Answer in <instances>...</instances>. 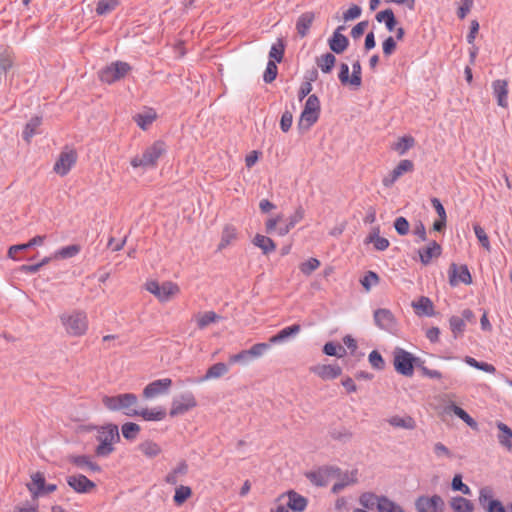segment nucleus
I'll list each match as a JSON object with an SVG mask.
<instances>
[{
    "label": "nucleus",
    "instance_id": "nucleus-4",
    "mask_svg": "<svg viewBox=\"0 0 512 512\" xmlns=\"http://www.w3.org/2000/svg\"><path fill=\"white\" fill-rule=\"evenodd\" d=\"M166 151L167 146L163 141H155L148 146L142 154L135 155L131 159L130 164L133 168H153L156 166L158 159L161 158Z\"/></svg>",
    "mask_w": 512,
    "mask_h": 512
},
{
    "label": "nucleus",
    "instance_id": "nucleus-29",
    "mask_svg": "<svg viewBox=\"0 0 512 512\" xmlns=\"http://www.w3.org/2000/svg\"><path fill=\"white\" fill-rule=\"evenodd\" d=\"M197 324V327L201 330L205 329L209 325L216 323L221 320V316L213 311H205L196 313L193 317Z\"/></svg>",
    "mask_w": 512,
    "mask_h": 512
},
{
    "label": "nucleus",
    "instance_id": "nucleus-47",
    "mask_svg": "<svg viewBox=\"0 0 512 512\" xmlns=\"http://www.w3.org/2000/svg\"><path fill=\"white\" fill-rule=\"evenodd\" d=\"M379 512H404L402 507L386 497H381L378 501Z\"/></svg>",
    "mask_w": 512,
    "mask_h": 512
},
{
    "label": "nucleus",
    "instance_id": "nucleus-19",
    "mask_svg": "<svg viewBox=\"0 0 512 512\" xmlns=\"http://www.w3.org/2000/svg\"><path fill=\"white\" fill-rule=\"evenodd\" d=\"M493 95L497 104L502 108L508 107V82L503 79H497L492 82Z\"/></svg>",
    "mask_w": 512,
    "mask_h": 512
},
{
    "label": "nucleus",
    "instance_id": "nucleus-60",
    "mask_svg": "<svg viewBox=\"0 0 512 512\" xmlns=\"http://www.w3.org/2000/svg\"><path fill=\"white\" fill-rule=\"evenodd\" d=\"M284 55V44L281 40H278L277 43L273 44L270 52L269 57L271 60H275L277 62H281Z\"/></svg>",
    "mask_w": 512,
    "mask_h": 512
},
{
    "label": "nucleus",
    "instance_id": "nucleus-20",
    "mask_svg": "<svg viewBox=\"0 0 512 512\" xmlns=\"http://www.w3.org/2000/svg\"><path fill=\"white\" fill-rule=\"evenodd\" d=\"M337 470L333 468H323L307 474L309 480L317 486H326L334 478Z\"/></svg>",
    "mask_w": 512,
    "mask_h": 512
},
{
    "label": "nucleus",
    "instance_id": "nucleus-28",
    "mask_svg": "<svg viewBox=\"0 0 512 512\" xmlns=\"http://www.w3.org/2000/svg\"><path fill=\"white\" fill-rule=\"evenodd\" d=\"M444 412L446 414L453 413L458 418L463 420L471 428H475L477 426V423L475 422V420L472 417H470V415L466 411H464L461 407L457 406L453 402L446 403V405L444 406Z\"/></svg>",
    "mask_w": 512,
    "mask_h": 512
},
{
    "label": "nucleus",
    "instance_id": "nucleus-61",
    "mask_svg": "<svg viewBox=\"0 0 512 512\" xmlns=\"http://www.w3.org/2000/svg\"><path fill=\"white\" fill-rule=\"evenodd\" d=\"M368 360L370 365L376 370H383L385 368V361L382 358L381 354L376 350H373L369 354Z\"/></svg>",
    "mask_w": 512,
    "mask_h": 512
},
{
    "label": "nucleus",
    "instance_id": "nucleus-3",
    "mask_svg": "<svg viewBox=\"0 0 512 512\" xmlns=\"http://www.w3.org/2000/svg\"><path fill=\"white\" fill-rule=\"evenodd\" d=\"M102 402L108 410L122 411L129 417H135L138 413V398L132 393L104 396Z\"/></svg>",
    "mask_w": 512,
    "mask_h": 512
},
{
    "label": "nucleus",
    "instance_id": "nucleus-41",
    "mask_svg": "<svg viewBox=\"0 0 512 512\" xmlns=\"http://www.w3.org/2000/svg\"><path fill=\"white\" fill-rule=\"evenodd\" d=\"M376 20L379 23H384L386 29L389 32H393L396 29V18L394 12L391 9L380 11L376 14Z\"/></svg>",
    "mask_w": 512,
    "mask_h": 512
},
{
    "label": "nucleus",
    "instance_id": "nucleus-45",
    "mask_svg": "<svg viewBox=\"0 0 512 512\" xmlns=\"http://www.w3.org/2000/svg\"><path fill=\"white\" fill-rule=\"evenodd\" d=\"M139 450L148 458H154L162 451L161 447L157 443L150 440L142 442L139 445Z\"/></svg>",
    "mask_w": 512,
    "mask_h": 512
},
{
    "label": "nucleus",
    "instance_id": "nucleus-48",
    "mask_svg": "<svg viewBox=\"0 0 512 512\" xmlns=\"http://www.w3.org/2000/svg\"><path fill=\"white\" fill-rule=\"evenodd\" d=\"M449 325L450 329L453 333L454 338H458L462 336L463 332L465 331L466 323L464 322V319L460 318L459 316H452L449 319Z\"/></svg>",
    "mask_w": 512,
    "mask_h": 512
},
{
    "label": "nucleus",
    "instance_id": "nucleus-1",
    "mask_svg": "<svg viewBox=\"0 0 512 512\" xmlns=\"http://www.w3.org/2000/svg\"><path fill=\"white\" fill-rule=\"evenodd\" d=\"M65 333L70 337H82L89 328L88 315L84 310L70 309L59 315Z\"/></svg>",
    "mask_w": 512,
    "mask_h": 512
},
{
    "label": "nucleus",
    "instance_id": "nucleus-38",
    "mask_svg": "<svg viewBox=\"0 0 512 512\" xmlns=\"http://www.w3.org/2000/svg\"><path fill=\"white\" fill-rule=\"evenodd\" d=\"M188 472V465L186 462H179L165 477L168 484L175 485L179 479L185 476Z\"/></svg>",
    "mask_w": 512,
    "mask_h": 512
},
{
    "label": "nucleus",
    "instance_id": "nucleus-46",
    "mask_svg": "<svg viewBox=\"0 0 512 512\" xmlns=\"http://www.w3.org/2000/svg\"><path fill=\"white\" fill-rule=\"evenodd\" d=\"M42 120L40 117H33L25 126L23 131V138L25 141L30 142L31 138L37 134V128L41 125Z\"/></svg>",
    "mask_w": 512,
    "mask_h": 512
},
{
    "label": "nucleus",
    "instance_id": "nucleus-8",
    "mask_svg": "<svg viewBox=\"0 0 512 512\" xmlns=\"http://www.w3.org/2000/svg\"><path fill=\"white\" fill-rule=\"evenodd\" d=\"M145 288L163 303L172 300L180 293V287L171 281L160 283L155 280H150L145 284Z\"/></svg>",
    "mask_w": 512,
    "mask_h": 512
},
{
    "label": "nucleus",
    "instance_id": "nucleus-5",
    "mask_svg": "<svg viewBox=\"0 0 512 512\" xmlns=\"http://www.w3.org/2000/svg\"><path fill=\"white\" fill-rule=\"evenodd\" d=\"M304 218V209L302 207L296 208L294 213L288 218L286 223H283V215L278 214L268 218L265 222L267 233L275 232L279 236L287 235L290 230Z\"/></svg>",
    "mask_w": 512,
    "mask_h": 512
},
{
    "label": "nucleus",
    "instance_id": "nucleus-12",
    "mask_svg": "<svg viewBox=\"0 0 512 512\" xmlns=\"http://www.w3.org/2000/svg\"><path fill=\"white\" fill-rule=\"evenodd\" d=\"M479 503L486 512H512V504L505 506L500 500L494 499L490 487L480 489Z\"/></svg>",
    "mask_w": 512,
    "mask_h": 512
},
{
    "label": "nucleus",
    "instance_id": "nucleus-25",
    "mask_svg": "<svg viewBox=\"0 0 512 512\" xmlns=\"http://www.w3.org/2000/svg\"><path fill=\"white\" fill-rule=\"evenodd\" d=\"M301 331V326L299 324H294L288 327L283 328L277 334L271 336L269 338V342L271 344H280L288 341L291 338H294Z\"/></svg>",
    "mask_w": 512,
    "mask_h": 512
},
{
    "label": "nucleus",
    "instance_id": "nucleus-43",
    "mask_svg": "<svg viewBox=\"0 0 512 512\" xmlns=\"http://www.w3.org/2000/svg\"><path fill=\"white\" fill-rule=\"evenodd\" d=\"M417 315L431 316L433 314V304L427 297H421L418 301L412 303Z\"/></svg>",
    "mask_w": 512,
    "mask_h": 512
},
{
    "label": "nucleus",
    "instance_id": "nucleus-56",
    "mask_svg": "<svg viewBox=\"0 0 512 512\" xmlns=\"http://www.w3.org/2000/svg\"><path fill=\"white\" fill-rule=\"evenodd\" d=\"M323 352L328 356H337L339 358L346 354V350L333 342H327L323 347Z\"/></svg>",
    "mask_w": 512,
    "mask_h": 512
},
{
    "label": "nucleus",
    "instance_id": "nucleus-15",
    "mask_svg": "<svg viewBox=\"0 0 512 512\" xmlns=\"http://www.w3.org/2000/svg\"><path fill=\"white\" fill-rule=\"evenodd\" d=\"M414 170V164L411 160L403 159L401 160L398 165L389 173L387 174L383 180L382 184L385 187H392L393 184L404 174L410 173Z\"/></svg>",
    "mask_w": 512,
    "mask_h": 512
},
{
    "label": "nucleus",
    "instance_id": "nucleus-11",
    "mask_svg": "<svg viewBox=\"0 0 512 512\" xmlns=\"http://www.w3.org/2000/svg\"><path fill=\"white\" fill-rule=\"evenodd\" d=\"M416 512H444L445 501L438 495H420L414 502Z\"/></svg>",
    "mask_w": 512,
    "mask_h": 512
},
{
    "label": "nucleus",
    "instance_id": "nucleus-7",
    "mask_svg": "<svg viewBox=\"0 0 512 512\" xmlns=\"http://www.w3.org/2000/svg\"><path fill=\"white\" fill-rule=\"evenodd\" d=\"M132 70L129 63L115 61L105 66L98 72L100 81L106 84H113L125 78Z\"/></svg>",
    "mask_w": 512,
    "mask_h": 512
},
{
    "label": "nucleus",
    "instance_id": "nucleus-49",
    "mask_svg": "<svg viewBox=\"0 0 512 512\" xmlns=\"http://www.w3.org/2000/svg\"><path fill=\"white\" fill-rule=\"evenodd\" d=\"M74 464H76L78 467L92 471V472H99L100 467L95 462L91 461L89 457L87 456H78L73 459Z\"/></svg>",
    "mask_w": 512,
    "mask_h": 512
},
{
    "label": "nucleus",
    "instance_id": "nucleus-51",
    "mask_svg": "<svg viewBox=\"0 0 512 512\" xmlns=\"http://www.w3.org/2000/svg\"><path fill=\"white\" fill-rule=\"evenodd\" d=\"M192 495V490L188 486L180 485L175 489L173 500L176 505H182Z\"/></svg>",
    "mask_w": 512,
    "mask_h": 512
},
{
    "label": "nucleus",
    "instance_id": "nucleus-33",
    "mask_svg": "<svg viewBox=\"0 0 512 512\" xmlns=\"http://www.w3.org/2000/svg\"><path fill=\"white\" fill-rule=\"evenodd\" d=\"M367 243H372L376 250L384 251L389 247V240L380 236L379 227H375L366 238Z\"/></svg>",
    "mask_w": 512,
    "mask_h": 512
},
{
    "label": "nucleus",
    "instance_id": "nucleus-22",
    "mask_svg": "<svg viewBox=\"0 0 512 512\" xmlns=\"http://www.w3.org/2000/svg\"><path fill=\"white\" fill-rule=\"evenodd\" d=\"M45 484V477L43 473L35 472L31 475V482L27 483L26 487L31 493L33 500H37L43 495Z\"/></svg>",
    "mask_w": 512,
    "mask_h": 512
},
{
    "label": "nucleus",
    "instance_id": "nucleus-57",
    "mask_svg": "<svg viewBox=\"0 0 512 512\" xmlns=\"http://www.w3.org/2000/svg\"><path fill=\"white\" fill-rule=\"evenodd\" d=\"M475 235L480 243V245L487 251L491 250L490 241L488 238V235L486 234L485 230L478 224H475L473 226Z\"/></svg>",
    "mask_w": 512,
    "mask_h": 512
},
{
    "label": "nucleus",
    "instance_id": "nucleus-2",
    "mask_svg": "<svg viewBox=\"0 0 512 512\" xmlns=\"http://www.w3.org/2000/svg\"><path fill=\"white\" fill-rule=\"evenodd\" d=\"M95 430L96 440L98 441L95 454L98 457H108L114 452V445L120 441L118 426L109 423L95 427Z\"/></svg>",
    "mask_w": 512,
    "mask_h": 512
},
{
    "label": "nucleus",
    "instance_id": "nucleus-30",
    "mask_svg": "<svg viewBox=\"0 0 512 512\" xmlns=\"http://www.w3.org/2000/svg\"><path fill=\"white\" fill-rule=\"evenodd\" d=\"M133 118L141 129L146 130L157 118V113L151 108H146L137 113Z\"/></svg>",
    "mask_w": 512,
    "mask_h": 512
},
{
    "label": "nucleus",
    "instance_id": "nucleus-37",
    "mask_svg": "<svg viewBox=\"0 0 512 512\" xmlns=\"http://www.w3.org/2000/svg\"><path fill=\"white\" fill-rule=\"evenodd\" d=\"M137 412L136 416H140L146 421H161L166 416V412L162 408H138Z\"/></svg>",
    "mask_w": 512,
    "mask_h": 512
},
{
    "label": "nucleus",
    "instance_id": "nucleus-23",
    "mask_svg": "<svg viewBox=\"0 0 512 512\" xmlns=\"http://www.w3.org/2000/svg\"><path fill=\"white\" fill-rule=\"evenodd\" d=\"M311 371L323 380L335 379L342 373L340 366L330 364L316 365L311 369Z\"/></svg>",
    "mask_w": 512,
    "mask_h": 512
},
{
    "label": "nucleus",
    "instance_id": "nucleus-14",
    "mask_svg": "<svg viewBox=\"0 0 512 512\" xmlns=\"http://www.w3.org/2000/svg\"><path fill=\"white\" fill-rule=\"evenodd\" d=\"M172 386L170 378H162L152 381L143 389V397L145 399H154L161 395H166Z\"/></svg>",
    "mask_w": 512,
    "mask_h": 512
},
{
    "label": "nucleus",
    "instance_id": "nucleus-16",
    "mask_svg": "<svg viewBox=\"0 0 512 512\" xmlns=\"http://www.w3.org/2000/svg\"><path fill=\"white\" fill-rule=\"evenodd\" d=\"M471 282V274L466 265L451 264L449 268V283L451 286H457L460 283L470 284Z\"/></svg>",
    "mask_w": 512,
    "mask_h": 512
},
{
    "label": "nucleus",
    "instance_id": "nucleus-50",
    "mask_svg": "<svg viewBox=\"0 0 512 512\" xmlns=\"http://www.w3.org/2000/svg\"><path fill=\"white\" fill-rule=\"evenodd\" d=\"M451 507L456 512H472L473 505L471 502L463 497H455L451 501Z\"/></svg>",
    "mask_w": 512,
    "mask_h": 512
},
{
    "label": "nucleus",
    "instance_id": "nucleus-40",
    "mask_svg": "<svg viewBox=\"0 0 512 512\" xmlns=\"http://www.w3.org/2000/svg\"><path fill=\"white\" fill-rule=\"evenodd\" d=\"M81 251V246L78 244H72L61 247L54 251V258L57 260H66L76 257Z\"/></svg>",
    "mask_w": 512,
    "mask_h": 512
},
{
    "label": "nucleus",
    "instance_id": "nucleus-27",
    "mask_svg": "<svg viewBox=\"0 0 512 512\" xmlns=\"http://www.w3.org/2000/svg\"><path fill=\"white\" fill-rule=\"evenodd\" d=\"M46 239L45 235H37L30 239L27 243L10 246L7 252V256L10 259L18 260L16 257L17 250H27L33 246H41Z\"/></svg>",
    "mask_w": 512,
    "mask_h": 512
},
{
    "label": "nucleus",
    "instance_id": "nucleus-34",
    "mask_svg": "<svg viewBox=\"0 0 512 512\" xmlns=\"http://www.w3.org/2000/svg\"><path fill=\"white\" fill-rule=\"evenodd\" d=\"M237 239V230L232 225H225L218 244V250H224Z\"/></svg>",
    "mask_w": 512,
    "mask_h": 512
},
{
    "label": "nucleus",
    "instance_id": "nucleus-35",
    "mask_svg": "<svg viewBox=\"0 0 512 512\" xmlns=\"http://www.w3.org/2000/svg\"><path fill=\"white\" fill-rule=\"evenodd\" d=\"M229 367L223 362H218L208 368L206 374L201 378V381H208L212 379H218L227 374Z\"/></svg>",
    "mask_w": 512,
    "mask_h": 512
},
{
    "label": "nucleus",
    "instance_id": "nucleus-63",
    "mask_svg": "<svg viewBox=\"0 0 512 512\" xmlns=\"http://www.w3.org/2000/svg\"><path fill=\"white\" fill-rule=\"evenodd\" d=\"M433 452L435 454V456L438 458V459H442V458H448V459H451L453 457V454L452 452L450 451V449L448 447H446L443 443L441 442H437L434 444L433 446Z\"/></svg>",
    "mask_w": 512,
    "mask_h": 512
},
{
    "label": "nucleus",
    "instance_id": "nucleus-58",
    "mask_svg": "<svg viewBox=\"0 0 512 512\" xmlns=\"http://www.w3.org/2000/svg\"><path fill=\"white\" fill-rule=\"evenodd\" d=\"M362 84V78H361V64L357 60L352 64V75H351V81L350 86L354 88H359Z\"/></svg>",
    "mask_w": 512,
    "mask_h": 512
},
{
    "label": "nucleus",
    "instance_id": "nucleus-24",
    "mask_svg": "<svg viewBox=\"0 0 512 512\" xmlns=\"http://www.w3.org/2000/svg\"><path fill=\"white\" fill-rule=\"evenodd\" d=\"M342 30L344 26H339L329 40L330 49L337 54L344 52L349 44L348 38L341 33Z\"/></svg>",
    "mask_w": 512,
    "mask_h": 512
},
{
    "label": "nucleus",
    "instance_id": "nucleus-17",
    "mask_svg": "<svg viewBox=\"0 0 512 512\" xmlns=\"http://www.w3.org/2000/svg\"><path fill=\"white\" fill-rule=\"evenodd\" d=\"M375 324L383 330L393 331L396 327V320L392 312L388 309H377L374 312Z\"/></svg>",
    "mask_w": 512,
    "mask_h": 512
},
{
    "label": "nucleus",
    "instance_id": "nucleus-18",
    "mask_svg": "<svg viewBox=\"0 0 512 512\" xmlns=\"http://www.w3.org/2000/svg\"><path fill=\"white\" fill-rule=\"evenodd\" d=\"M67 483L78 493H88L95 488V483L81 474L69 476Z\"/></svg>",
    "mask_w": 512,
    "mask_h": 512
},
{
    "label": "nucleus",
    "instance_id": "nucleus-53",
    "mask_svg": "<svg viewBox=\"0 0 512 512\" xmlns=\"http://www.w3.org/2000/svg\"><path fill=\"white\" fill-rule=\"evenodd\" d=\"M321 263L317 258H310L299 265L300 271L306 275H311L315 270L320 267Z\"/></svg>",
    "mask_w": 512,
    "mask_h": 512
},
{
    "label": "nucleus",
    "instance_id": "nucleus-39",
    "mask_svg": "<svg viewBox=\"0 0 512 512\" xmlns=\"http://www.w3.org/2000/svg\"><path fill=\"white\" fill-rule=\"evenodd\" d=\"M415 145V139L410 135H405L400 137L396 142H394L391 148L396 151L400 156L405 155L408 150L413 148Z\"/></svg>",
    "mask_w": 512,
    "mask_h": 512
},
{
    "label": "nucleus",
    "instance_id": "nucleus-6",
    "mask_svg": "<svg viewBox=\"0 0 512 512\" xmlns=\"http://www.w3.org/2000/svg\"><path fill=\"white\" fill-rule=\"evenodd\" d=\"M319 115L320 101L315 94H312L305 102L304 109L298 120V129L301 132L308 131L317 122Z\"/></svg>",
    "mask_w": 512,
    "mask_h": 512
},
{
    "label": "nucleus",
    "instance_id": "nucleus-44",
    "mask_svg": "<svg viewBox=\"0 0 512 512\" xmlns=\"http://www.w3.org/2000/svg\"><path fill=\"white\" fill-rule=\"evenodd\" d=\"M336 63V57L331 53L321 55L316 59L317 66L323 73L331 72L332 68Z\"/></svg>",
    "mask_w": 512,
    "mask_h": 512
},
{
    "label": "nucleus",
    "instance_id": "nucleus-42",
    "mask_svg": "<svg viewBox=\"0 0 512 512\" xmlns=\"http://www.w3.org/2000/svg\"><path fill=\"white\" fill-rule=\"evenodd\" d=\"M253 244L260 248L264 254H268L276 249L274 241L264 235L257 234L253 239Z\"/></svg>",
    "mask_w": 512,
    "mask_h": 512
},
{
    "label": "nucleus",
    "instance_id": "nucleus-21",
    "mask_svg": "<svg viewBox=\"0 0 512 512\" xmlns=\"http://www.w3.org/2000/svg\"><path fill=\"white\" fill-rule=\"evenodd\" d=\"M442 248L434 240L429 241L426 247L419 249L418 254L420 261L423 265H428L433 258H437L441 255Z\"/></svg>",
    "mask_w": 512,
    "mask_h": 512
},
{
    "label": "nucleus",
    "instance_id": "nucleus-52",
    "mask_svg": "<svg viewBox=\"0 0 512 512\" xmlns=\"http://www.w3.org/2000/svg\"><path fill=\"white\" fill-rule=\"evenodd\" d=\"M271 343H256L251 348L247 349L251 360L254 358L262 357L269 349Z\"/></svg>",
    "mask_w": 512,
    "mask_h": 512
},
{
    "label": "nucleus",
    "instance_id": "nucleus-62",
    "mask_svg": "<svg viewBox=\"0 0 512 512\" xmlns=\"http://www.w3.org/2000/svg\"><path fill=\"white\" fill-rule=\"evenodd\" d=\"M379 282L378 275L373 272L369 271L365 274L363 279L361 280L362 286L365 288L366 291H369L373 286L377 285Z\"/></svg>",
    "mask_w": 512,
    "mask_h": 512
},
{
    "label": "nucleus",
    "instance_id": "nucleus-59",
    "mask_svg": "<svg viewBox=\"0 0 512 512\" xmlns=\"http://www.w3.org/2000/svg\"><path fill=\"white\" fill-rule=\"evenodd\" d=\"M14 63V57L8 50L0 53V72H7L12 68Z\"/></svg>",
    "mask_w": 512,
    "mask_h": 512
},
{
    "label": "nucleus",
    "instance_id": "nucleus-36",
    "mask_svg": "<svg viewBox=\"0 0 512 512\" xmlns=\"http://www.w3.org/2000/svg\"><path fill=\"white\" fill-rule=\"evenodd\" d=\"M499 429L498 441L500 445L505 447L508 451L512 450V430L503 422H497Z\"/></svg>",
    "mask_w": 512,
    "mask_h": 512
},
{
    "label": "nucleus",
    "instance_id": "nucleus-31",
    "mask_svg": "<svg viewBox=\"0 0 512 512\" xmlns=\"http://www.w3.org/2000/svg\"><path fill=\"white\" fill-rule=\"evenodd\" d=\"M282 501H286V505L293 511H303L307 505V500L293 491L286 496H282Z\"/></svg>",
    "mask_w": 512,
    "mask_h": 512
},
{
    "label": "nucleus",
    "instance_id": "nucleus-9",
    "mask_svg": "<svg viewBox=\"0 0 512 512\" xmlns=\"http://www.w3.org/2000/svg\"><path fill=\"white\" fill-rule=\"evenodd\" d=\"M197 406V400L190 391L183 392L173 397L169 414L171 417L184 415Z\"/></svg>",
    "mask_w": 512,
    "mask_h": 512
},
{
    "label": "nucleus",
    "instance_id": "nucleus-64",
    "mask_svg": "<svg viewBox=\"0 0 512 512\" xmlns=\"http://www.w3.org/2000/svg\"><path fill=\"white\" fill-rule=\"evenodd\" d=\"M394 228L399 235L404 236L408 234L410 224L405 217L400 216L395 219Z\"/></svg>",
    "mask_w": 512,
    "mask_h": 512
},
{
    "label": "nucleus",
    "instance_id": "nucleus-55",
    "mask_svg": "<svg viewBox=\"0 0 512 512\" xmlns=\"http://www.w3.org/2000/svg\"><path fill=\"white\" fill-rule=\"evenodd\" d=\"M118 5L117 0H99L96 7L98 15H105L113 11Z\"/></svg>",
    "mask_w": 512,
    "mask_h": 512
},
{
    "label": "nucleus",
    "instance_id": "nucleus-10",
    "mask_svg": "<svg viewBox=\"0 0 512 512\" xmlns=\"http://www.w3.org/2000/svg\"><path fill=\"white\" fill-rule=\"evenodd\" d=\"M416 358L402 348H395L393 352V364L395 370L404 376L411 377L414 373Z\"/></svg>",
    "mask_w": 512,
    "mask_h": 512
},
{
    "label": "nucleus",
    "instance_id": "nucleus-13",
    "mask_svg": "<svg viewBox=\"0 0 512 512\" xmlns=\"http://www.w3.org/2000/svg\"><path fill=\"white\" fill-rule=\"evenodd\" d=\"M76 161V151L70 148H65L63 151H61L57 160L55 161L53 170L56 174L63 177L69 173V171L75 165Z\"/></svg>",
    "mask_w": 512,
    "mask_h": 512
},
{
    "label": "nucleus",
    "instance_id": "nucleus-32",
    "mask_svg": "<svg viewBox=\"0 0 512 512\" xmlns=\"http://www.w3.org/2000/svg\"><path fill=\"white\" fill-rule=\"evenodd\" d=\"M314 19L315 15L313 12H305L299 16L296 22V29L301 37H305L308 34Z\"/></svg>",
    "mask_w": 512,
    "mask_h": 512
},
{
    "label": "nucleus",
    "instance_id": "nucleus-26",
    "mask_svg": "<svg viewBox=\"0 0 512 512\" xmlns=\"http://www.w3.org/2000/svg\"><path fill=\"white\" fill-rule=\"evenodd\" d=\"M387 423L398 429L414 430L416 421L409 415H392L386 419Z\"/></svg>",
    "mask_w": 512,
    "mask_h": 512
},
{
    "label": "nucleus",
    "instance_id": "nucleus-54",
    "mask_svg": "<svg viewBox=\"0 0 512 512\" xmlns=\"http://www.w3.org/2000/svg\"><path fill=\"white\" fill-rule=\"evenodd\" d=\"M139 431L140 426L136 423L128 422L122 425V434L127 440H134Z\"/></svg>",
    "mask_w": 512,
    "mask_h": 512
}]
</instances>
